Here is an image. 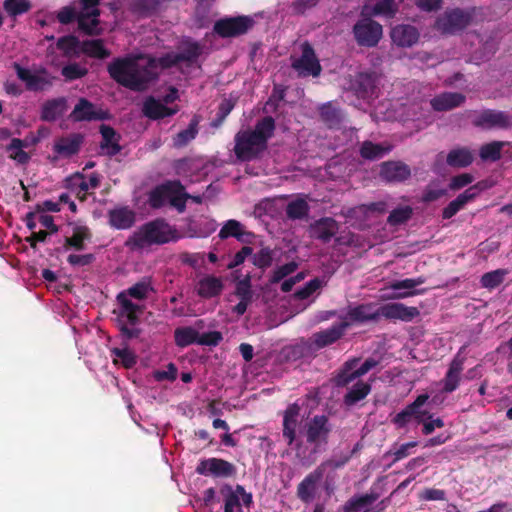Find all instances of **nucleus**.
<instances>
[{
    "label": "nucleus",
    "instance_id": "f257e3e1",
    "mask_svg": "<svg viewBox=\"0 0 512 512\" xmlns=\"http://www.w3.org/2000/svg\"><path fill=\"white\" fill-rule=\"evenodd\" d=\"M159 58L146 54L116 58L107 66L110 77L132 91H144L159 77Z\"/></svg>",
    "mask_w": 512,
    "mask_h": 512
},
{
    "label": "nucleus",
    "instance_id": "f03ea898",
    "mask_svg": "<svg viewBox=\"0 0 512 512\" xmlns=\"http://www.w3.org/2000/svg\"><path fill=\"white\" fill-rule=\"evenodd\" d=\"M275 121L266 116L257 122L253 130L240 131L235 136L234 152L238 159L250 161L267 149L268 140L273 136Z\"/></svg>",
    "mask_w": 512,
    "mask_h": 512
},
{
    "label": "nucleus",
    "instance_id": "7ed1b4c3",
    "mask_svg": "<svg viewBox=\"0 0 512 512\" xmlns=\"http://www.w3.org/2000/svg\"><path fill=\"white\" fill-rule=\"evenodd\" d=\"M419 315L416 307H408L403 303H388L378 309H374L371 303L361 304L356 307L350 308L345 316H339L343 321L346 318L350 325L355 322L376 321L380 316L387 319H399L402 321H411Z\"/></svg>",
    "mask_w": 512,
    "mask_h": 512
},
{
    "label": "nucleus",
    "instance_id": "20e7f679",
    "mask_svg": "<svg viewBox=\"0 0 512 512\" xmlns=\"http://www.w3.org/2000/svg\"><path fill=\"white\" fill-rule=\"evenodd\" d=\"M177 238V231L163 219L150 221L139 227L125 242L131 250L151 245H162Z\"/></svg>",
    "mask_w": 512,
    "mask_h": 512
},
{
    "label": "nucleus",
    "instance_id": "39448f33",
    "mask_svg": "<svg viewBox=\"0 0 512 512\" xmlns=\"http://www.w3.org/2000/svg\"><path fill=\"white\" fill-rule=\"evenodd\" d=\"M204 46L193 40L182 41L178 52H170L159 57L161 69L171 68L181 62L194 64L203 53Z\"/></svg>",
    "mask_w": 512,
    "mask_h": 512
},
{
    "label": "nucleus",
    "instance_id": "423d86ee",
    "mask_svg": "<svg viewBox=\"0 0 512 512\" xmlns=\"http://www.w3.org/2000/svg\"><path fill=\"white\" fill-rule=\"evenodd\" d=\"M471 122L482 130H508L512 128V115L506 111L485 109L475 111Z\"/></svg>",
    "mask_w": 512,
    "mask_h": 512
},
{
    "label": "nucleus",
    "instance_id": "0eeeda50",
    "mask_svg": "<svg viewBox=\"0 0 512 512\" xmlns=\"http://www.w3.org/2000/svg\"><path fill=\"white\" fill-rule=\"evenodd\" d=\"M356 43L362 47H375L383 36L382 25L370 17L359 19L353 26Z\"/></svg>",
    "mask_w": 512,
    "mask_h": 512
},
{
    "label": "nucleus",
    "instance_id": "6e6552de",
    "mask_svg": "<svg viewBox=\"0 0 512 512\" xmlns=\"http://www.w3.org/2000/svg\"><path fill=\"white\" fill-rule=\"evenodd\" d=\"M100 0H79L80 8L77 14L78 28L89 35H99Z\"/></svg>",
    "mask_w": 512,
    "mask_h": 512
},
{
    "label": "nucleus",
    "instance_id": "1a4fd4ad",
    "mask_svg": "<svg viewBox=\"0 0 512 512\" xmlns=\"http://www.w3.org/2000/svg\"><path fill=\"white\" fill-rule=\"evenodd\" d=\"M254 23L249 16L227 17L216 21L213 31L222 38L237 37L247 33Z\"/></svg>",
    "mask_w": 512,
    "mask_h": 512
},
{
    "label": "nucleus",
    "instance_id": "9d476101",
    "mask_svg": "<svg viewBox=\"0 0 512 512\" xmlns=\"http://www.w3.org/2000/svg\"><path fill=\"white\" fill-rule=\"evenodd\" d=\"M472 17L471 12L456 8L440 16L435 26L444 34H454L465 29L471 23Z\"/></svg>",
    "mask_w": 512,
    "mask_h": 512
},
{
    "label": "nucleus",
    "instance_id": "9b49d317",
    "mask_svg": "<svg viewBox=\"0 0 512 512\" xmlns=\"http://www.w3.org/2000/svg\"><path fill=\"white\" fill-rule=\"evenodd\" d=\"M301 48L302 54L298 59H295L292 62V67L298 72L300 76H319L321 72V66L313 48L307 42L302 44Z\"/></svg>",
    "mask_w": 512,
    "mask_h": 512
},
{
    "label": "nucleus",
    "instance_id": "f8f14e48",
    "mask_svg": "<svg viewBox=\"0 0 512 512\" xmlns=\"http://www.w3.org/2000/svg\"><path fill=\"white\" fill-rule=\"evenodd\" d=\"M330 432L331 426L324 415H316L306 423L307 442L314 444L315 448L327 443Z\"/></svg>",
    "mask_w": 512,
    "mask_h": 512
},
{
    "label": "nucleus",
    "instance_id": "ddd939ff",
    "mask_svg": "<svg viewBox=\"0 0 512 512\" xmlns=\"http://www.w3.org/2000/svg\"><path fill=\"white\" fill-rule=\"evenodd\" d=\"M196 472L200 475H212L214 477H230L236 473L235 466L223 459L209 458L200 461L196 467Z\"/></svg>",
    "mask_w": 512,
    "mask_h": 512
},
{
    "label": "nucleus",
    "instance_id": "4468645a",
    "mask_svg": "<svg viewBox=\"0 0 512 512\" xmlns=\"http://www.w3.org/2000/svg\"><path fill=\"white\" fill-rule=\"evenodd\" d=\"M338 230V222L331 217L320 218L308 227L309 236L323 243H328L337 234Z\"/></svg>",
    "mask_w": 512,
    "mask_h": 512
},
{
    "label": "nucleus",
    "instance_id": "2eb2a0df",
    "mask_svg": "<svg viewBox=\"0 0 512 512\" xmlns=\"http://www.w3.org/2000/svg\"><path fill=\"white\" fill-rule=\"evenodd\" d=\"M326 462L308 474L298 485L297 495L304 502H312L315 498L317 485L324 475Z\"/></svg>",
    "mask_w": 512,
    "mask_h": 512
},
{
    "label": "nucleus",
    "instance_id": "dca6fc26",
    "mask_svg": "<svg viewBox=\"0 0 512 512\" xmlns=\"http://www.w3.org/2000/svg\"><path fill=\"white\" fill-rule=\"evenodd\" d=\"M410 176V167L401 161H387L381 164L380 177L387 182H403Z\"/></svg>",
    "mask_w": 512,
    "mask_h": 512
},
{
    "label": "nucleus",
    "instance_id": "f3484780",
    "mask_svg": "<svg viewBox=\"0 0 512 512\" xmlns=\"http://www.w3.org/2000/svg\"><path fill=\"white\" fill-rule=\"evenodd\" d=\"M392 42L398 47H412L419 40V31L409 24H399L392 28L390 33Z\"/></svg>",
    "mask_w": 512,
    "mask_h": 512
},
{
    "label": "nucleus",
    "instance_id": "a211bd4d",
    "mask_svg": "<svg viewBox=\"0 0 512 512\" xmlns=\"http://www.w3.org/2000/svg\"><path fill=\"white\" fill-rule=\"evenodd\" d=\"M350 326V322L343 318V321L329 329L313 334L312 339L317 348H323L335 343L345 333L346 329Z\"/></svg>",
    "mask_w": 512,
    "mask_h": 512
},
{
    "label": "nucleus",
    "instance_id": "6ab92c4d",
    "mask_svg": "<svg viewBox=\"0 0 512 512\" xmlns=\"http://www.w3.org/2000/svg\"><path fill=\"white\" fill-rule=\"evenodd\" d=\"M17 77L23 81L30 91H41L51 85V81L45 77L34 74L29 69L22 67L19 63H13Z\"/></svg>",
    "mask_w": 512,
    "mask_h": 512
},
{
    "label": "nucleus",
    "instance_id": "aec40b11",
    "mask_svg": "<svg viewBox=\"0 0 512 512\" xmlns=\"http://www.w3.org/2000/svg\"><path fill=\"white\" fill-rule=\"evenodd\" d=\"M381 79V74L376 71L360 72L356 76V90L362 97L373 96Z\"/></svg>",
    "mask_w": 512,
    "mask_h": 512
},
{
    "label": "nucleus",
    "instance_id": "412c9836",
    "mask_svg": "<svg viewBox=\"0 0 512 512\" xmlns=\"http://www.w3.org/2000/svg\"><path fill=\"white\" fill-rule=\"evenodd\" d=\"M179 181H168L153 189L149 195V204L153 208H160L170 202L171 194L179 189Z\"/></svg>",
    "mask_w": 512,
    "mask_h": 512
},
{
    "label": "nucleus",
    "instance_id": "4be33fe9",
    "mask_svg": "<svg viewBox=\"0 0 512 512\" xmlns=\"http://www.w3.org/2000/svg\"><path fill=\"white\" fill-rule=\"evenodd\" d=\"M108 219L111 227L125 230L135 223V213L128 207H118L108 212Z\"/></svg>",
    "mask_w": 512,
    "mask_h": 512
},
{
    "label": "nucleus",
    "instance_id": "5701e85b",
    "mask_svg": "<svg viewBox=\"0 0 512 512\" xmlns=\"http://www.w3.org/2000/svg\"><path fill=\"white\" fill-rule=\"evenodd\" d=\"M70 187L76 191L77 197L83 201L86 199V193L90 189H95L100 185V177L93 173L88 180H85L83 174L76 173L69 179Z\"/></svg>",
    "mask_w": 512,
    "mask_h": 512
},
{
    "label": "nucleus",
    "instance_id": "b1692460",
    "mask_svg": "<svg viewBox=\"0 0 512 512\" xmlns=\"http://www.w3.org/2000/svg\"><path fill=\"white\" fill-rule=\"evenodd\" d=\"M466 97L458 92H444L433 99L430 104L435 111H447L459 107L465 102Z\"/></svg>",
    "mask_w": 512,
    "mask_h": 512
},
{
    "label": "nucleus",
    "instance_id": "393cba45",
    "mask_svg": "<svg viewBox=\"0 0 512 512\" xmlns=\"http://www.w3.org/2000/svg\"><path fill=\"white\" fill-rule=\"evenodd\" d=\"M479 193L478 186H471L463 193L459 194L456 199L451 201L447 207L443 209L442 217L444 219L452 218L459 210H461L469 201L473 200Z\"/></svg>",
    "mask_w": 512,
    "mask_h": 512
},
{
    "label": "nucleus",
    "instance_id": "a878e982",
    "mask_svg": "<svg viewBox=\"0 0 512 512\" xmlns=\"http://www.w3.org/2000/svg\"><path fill=\"white\" fill-rule=\"evenodd\" d=\"M299 413L300 407L296 403L290 405L284 413L283 436L287 439L288 445H291L295 440Z\"/></svg>",
    "mask_w": 512,
    "mask_h": 512
},
{
    "label": "nucleus",
    "instance_id": "bb28decb",
    "mask_svg": "<svg viewBox=\"0 0 512 512\" xmlns=\"http://www.w3.org/2000/svg\"><path fill=\"white\" fill-rule=\"evenodd\" d=\"M71 116L76 121H91L103 118L102 113L97 111L95 106L85 98L78 101Z\"/></svg>",
    "mask_w": 512,
    "mask_h": 512
},
{
    "label": "nucleus",
    "instance_id": "cd10ccee",
    "mask_svg": "<svg viewBox=\"0 0 512 512\" xmlns=\"http://www.w3.org/2000/svg\"><path fill=\"white\" fill-rule=\"evenodd\" d=\"M221 278L215 276H205L197 284V293L203 298H212L218 296L223 290Z\"/></svg>",
    "mask_w": 512,
    "mask_h": 512
},
{
    "label": "nucleus",
    "instance_id": "c85d7f7f",
    "mask_svg": "<svg viewBox=\"0 0 512 512\" xmlns=\"http://www.w3.org/2000/svg\"><path fill=\"white\" fill-rule=\"evenodd\" d=\"M251 503V493H247L242 486L237 485L236 489L230 491L226 497L224 512H232L234 508L241 507L242 505L248 508Z\"/></svg>",
    "mask_w": 512,
    "mask_h": 512
},
{
    "label": "nucleus",
    "instance_id": "c756f323",
    "mask_svg": "<svg viewBox=\"0 0 512 512\" xmlns=\"http://www.w3.org/2000/svg\"><path fill=\"white\" fill-rule=\"evenodd\" d=\"M83 142V136L80 134H72L68 137L59 139L55 145L54 150L62 156H72L76 154Z\"/></svg>",
    "mask_w": 512,
    "mask_h": 512
},
{
    "label": "nucleus",
    "instance_id": "7c9ffc66",
    "mask_svg": "<svg viewBox=\"0 0 512 512\" xmlns=\"http://www.w3.org/2000/svg\"><path fill=\"white\" fill-rule=\"evenodd\" d=\"M117 300L122 307L119 319H126L130 325L134 326L138 322V313L142 311L138 304L133 303L125 292L117 296Z\"/></svg>",
    "mask_w": 512,
    "mask_h": 512
},
{
    "label": "nucleus",
    "instance_id": "2f4dec72",
    "mask_svg": "<svg viewBox=\"0 0 512 512\" xmlns=\"http://www.w3.org/2000/svg\"><path fill=\"white\" fill-rule=\"evenodd\" d=\"M143 113L146 117L151 119H160L166 116H171L175 110L166 107L154 97H148L143 104Z\"/></svg>",
    "mask_w": 512,
    "mask_h": 512
},
{
    "label": "nucleus",
    "instance_id": "473e14b6",
    "mask_svg": "<svg viewBox=\"0 0 512 512\" xmlns=\"http://www.w3.org/2000/svg\"><path fill=\"white\" fill-rule=\"evenodd\" d=\"M372 16H385L393 18L399 10V3L395 0H378L373 5L365 6Z\"/></svg>",
    "mask_w": 512,
    "mask_h": 512
},
{
    "label": "nucleus",
    "instance_id": "72a5a7b5",
    "mask_svg": "<svg viewBox=\"0 0 512 512\" xmlns=\"http://www.w3.org/2000/svg\"><path fill=\"white\" fill-rule=\"evenodd\" d=\"M219 238L224 240L229 237H235L238 241L245 242L250 233L244 230V226L237 220L231 219L224 223L218 234Z\"/></svg>",
    "mask_w": 512,
    "mask_h": 512
},
{
    "label": "nucleus",
    "instance_id": "f704fd0d",
    "mask_svg": "<svg viewBox=\"0 0 512 512\" xmlns=\"http://www.w3.org/2000/svg\"><path fill=\"white\" fill-rule=\"evenodd\" d=\"M358 364L359 358H353L345 362L343 368L335 378V384L337 386L344 387L353 382L355 379L361 377L362 375H358Z\"/></svg>",
    "mask_w": 512,
    "mask_h": 512
},
{
    "label": "nucleus",
    "instance_id": "c9c22d12",
    "mask_svg": "<svg viewBox=\"0 0 512 512\" xmlns=\"http://www.w3.org/2000/svg\"><path fill=\"white\" fill-rule=\"evenodd\" d=\"M446 162L451 167H467L473 162V154L466 147L452 149L447 155Z\"/></svg>",
    "mask_w": 512,
    "mask_h": 512
},
{
    "label": "nucleus",
    "instance_id": "e433bc0d",
    "mask_svg": "<svg viewBox=\"0 0 512 512\" xmlns=\"http://www.w3.org/2000/svg\"><path fill=\"white\" fill-rule=\"evenodd\" d=\"M163 0H132L130 9L140 17H148L156 13Z\"/></svg>",
    "mask_w": 512,
    "mask_h": 512
},
{
    "label": "nucleus",
    "instance_id": "4c0bfd02",
    "mask_svg": "<svg viewBox=\"0 0 512 512\" xmlns=\"http://www.w3.org/2000/svg\"><path fill=\"white\" fill-rule=\"evenodd\" d=\"M428 398L429 396L427 394H421L414 400V402L407 405L410 415L419 424L432 418V414L427 409L423 408Z\"/></svg>",
    "mask_w": 512,
    "mask_h": 512
},
{
    "label": "nucleus",
    "instance_id": "58836bf2",
    "mask_svg": "<svg viewBox=\"0 0 512 512\" xmlns=\"http://www.w3.org/2000/svg\"><path fill=\"white\" fill-rule=\"evenodd\" d=\"M462 370L463 361L459 358H454L445 377L444 391L452 392L457 388Z\"/></svg>",
    "mask_w": 512,
    "mask_h": 512
},
{
    "label": "nucleus",
    "instance_id": "ea45409f",
    "mask_svg": "<svg viewBox=\"0 0 512 512\" xmlns=\"http://www.w3.org/2000/svg\"><path fill=\"white\" fill-rule=\"evenodd\" d=\"M82 51L90 57L97 59H105L110 56V51L104 47L101 39L86 40L81 44Z\"/></svg>",
    "mask_w": 512,
    "mask_h": 512
},
{
    "label": "nucleus",
    "instance_id": "a19ab883",
    "mask_svg": "<svg viewBox=\"0 0 512 512\" xmlns=\"http://www.w3.org/2000/svg\"><path fill=\"white\" fill-rule=\"evenodd\" d=\"M310 207L306 200L298 198L289 202L286 206V215L291 220H302L307 218Z\"/></svg>",
    "mask_w": 512,
    "mask_h": 512
},
{
    "label": "nucleus",
    "instance_id": "79ce46f5",
    "mask_svg": "<svg viewBox=\"0 0 512 512\" xmlns=\"http://www.w3.org/2000/svg\"><path fill=\"white\" fill-rule=\"evenodd\" d=\"M64 107V99L47 101L43 106L41 118L45 121H54L63 114Z\"/></svg>",
    "mask_w": 512,
    "mask_h": 512
},
{
    "label": "nucleus",
    "instance_id": "37998d69",
    "mask_svg": "<svg viewBox=\"0 0 512 512\" xmlns=\"http://www.w3.org/2000/svg\"><path fill=\"white\" fill-rule=\"evenodd\" d=\"M505 144L506 143L502 141H492L482 145L479 150L480 158L483 161H498L501 158V151Z\"/></svg>",
    "mask_w": 512,
    "mask_h": 512
},
{
    "label": "nucleus",
    "instance_id": "c03bdc74",
    "mask_svg": "<svg viewBox=\"0 0 512 512\" xmlns=\"http://www.w3.org/2000/svg\"><path fill=\"white\" fill-rule=\"evenodd\" d=\"M376 500L374 495L365 494L351 498L345 505V512H368L369 506Z\"/></svg>",
    "mask_w": 512,
    "mask_h": 512
},
{
    "label": "nucleus",
    "instance_id": "a18cd8bd",
    "mask_svg": "<svg viewBox=\"0 0 512 512\" xmlns=\"http://www.w3.org/2000/svg\"><path fill=\"white\" fill-rule=\"evenodd\" d=\"M371 387L368 383L357 382L344 396V403L348 406L356 404L364 399L370 392Z\"/></svg>",
    "mask_w": 512,
    "mask_h": 512
},
{
    "label": "nucleus",
    "instance_id": "49530a36",
    "mask_svg": "<svg viewBox=\"0 0 512 512\" xmlns=\"http://www.w3.org/2000/svg\"><path fill=\"white\" fill-rule=\"evenodd\" d=\"M91 238V233L86 226H75L73 228L72 237L66 238V245L75 248L76 250L84 249V241Z\"/></svg>",
    "mask_w": 512,
    "mask_h": 512
},
{
    "label": "nucleus",
    "instance_id": "de8ad7c7",
    "mask_svg": "<svg viewBox=\"0 0 512 512\" xmlns=\"http://www.w3.org/2000/svg\"><path fill=\"white\" fill-rule=\"evenodd\" d=\"M175 343L179 347L198 344V332L192 327L177 328L174 333Z\"/></svg>",
    "mask_w": 512,
    "mask_h": 512
},
{
    "label": "nucleus",
    "instance_id": "09e8293b",
    "mask_svg": "<svg viewBox=\"0 0 512 512\" xmlns=\"http://www.w3.org/2000/svg\"><path fill=\"white\" fill-rule=\"evenodd\" d=\"M389 150V147L365 141L361 145L360 154L365 159L376 160L382 158Z\"/></svg>",
    "mask_w": 512,
    "mask_h": 512
},
{
    "label": "nucleus",
    "instance_id": "8fccbe9b",
    "mask_svg": "<svg viewBox=\"0 0 512 512\" xmlns=\"http://www.w3.org/2000/svg\"><path fill=\"white\" fill-rule=\"evenodd\" d=\"M197 126H198V120L196 118H193L189 124V126L178 132L176 136L174 137V146L175 147H183L188 142L193 140L197 135Z\"/></svg>",
    "mask_w": 512,
    "mask_h": 512
},
{
    "label": "nucleus",
    "instance_id": "3c124183",
    "mask_svg": "<svg viewBox=\"0 0 512 512\" xmlns=\"http://www.w3.org/2000/svg\"><path fill=\"white\" fill-rule=\"evenodd\" d=\"M322 120L330 127L338 125L342 120V113L331 103L323 104L320 108Z\"/></svg>",
    "mask_w": 512,
    "mask_h": 512
},
{
    "label": "nucleus",
    "instance_id": "603ef678",
    "mask_svg": "<svg viewBox=\"0 0 512 512\" xmlns=\"http://www.w3.org/2000/svg\"><path fill=\"white\" fill-rule=\"evenodd\" d=\"M3 8L11 17L15 18L28 12L31 9V3L29 0H5Z\"/></svg>",
    "mask_w": 512,
    "mask_h": 512
},
{
    "label": "nucleus",
    "instance_id": "864d4df0",
    "mask_svg": "<svg viewBox=\"0 0 512 512\" xmlns=\"http://www.w3.org/2000/svg\"><path fill=\"white\" fill-rule=\"evenodd\" d=\"M24 146L25 144L21 139L14 138L7 147V150L11 152L10 157L19 164H26L30 159L28 153L22 149Z\"/></svg>",
    "mask_w": 512,
    "mask_h": 512
},
{
    "label": "nucleus",
    "instance_id": "5fc2aeb1",
    "mask_svg": "<svg viewBox=\"0 0 512 512\" xmlns=\"http://www.w3.org/2000/svg\"><path fill=\"white\" fill-rule=\"evenodd\" d=\"M507 271L504 269H497L488 273H485L481 277V285L484 288L493 289L499 286L505 278Z\"/></svg>",
    "mask_w": 512,
    "mask_h": 512
},
{
    "label": "nucleus",
    "instance_id": "6e6d98bb",
    "mask_svg": "<svg viewBox=\"0 0 512 512\" xmlns=\"http://www.w3.org/2000/svg\"><path fill=\"white\" fill-rule=\"evenodd\" d=\"M412 216V208L404 206L394 209L388 216L387 222L392 226H397L408 221Z\"/></svg>",
    "mask_w": 512,
    "mask_h": 512
},
{
    "label": "nucleus",
    "instance_id": "4d7b16f0",
    "mask_svg": "<svg viewBox=\"0 0 512 512\" xmlns=\"http://www.w3.org/2000/svg\"><path fill=\"white\" fill-rule=\"evenodd\" d=\"M235 295L240 300L252 301L253 291L251 290V281L249 275H246L243 279L237 281L235 287Z\"/></svg>",
    "mask_w": 512,
    "mask_h": 512
},
{
    "label": "nucleus",
    "instance_id": "13d9d810",
    "mask_svg": "<svg viewBox=\"0 0 512 512\" xmlns=\"http://www.w3.org/2000/svg\"><path fill=\"white\" fill-rule=\"evenodd\" d=\"M175 191L171 194L169 204L176 208L178 212L182 213L186 209V200L189 197V194L185 192L184 186L180 183L179 189H174Z\"/></svg>",
    "mask_w": 512,
    "mask_h": 512
},
{
    "label": "nucleus",
    "instance_id": "bf43d9fd",
    "mask_svg": "<svg viewBox=\"0 0 512 512\" xmlns=\"http://www.w3.org/2000/svg\"><path fill=\"white\" fill-rule=\"evenodd\" d=\"M150 290H152L150 283L143 280L137 282L124 292L127 294L128 297L142 300L147 297V294Z\"/></svg>",
    "mask_w": 512,
    "mask_h": 512
},
{
    "label": "nucleus",
    "instance_id": "052dcab7",
    "mask_svg": "<svg viewBox=\"0 0 512 512\" xmlns=\"http://www.w3.org/2000/svg\"><path fill=\"white\" fill-rule=\"evenodd\" d=\"M79 40L75 36H65L57 41L58 49L62 50L65 55H73L77 52L79 47Z\"/></svg>",
    "mask_w": 512,
    "mask_h": 512
},
{
    "label": "nucleus",
    "instance_id": "680f3d73",
    "mask_svg": "<svg viewBox=\"0 0 512 512\" xmlns=\"http://www.w3.org/2000/svg\"><path fill=\"white\" fill-rule=\"evenodd\" d=\"M62 75L68 80L81 78L87 74V69L78 63H72L62 68Z\"/></svg>",
    "mask_w": 512,
    "mask_h": 512
},
{
    "label": "nucleus",
    "instance_id": "e2e57ef3",
    "mask_svg": "<svg viewBox=\"0 0 512 512\" xmlns=\"http://www.w3.org/2000/svg\"><path fill=\"white\" fill-rule=\"evenodd\" d=\"M298 265L296 262H289L287 264H284L280 267H278L274 272L270 279L271 283H278L288 275L292 274L296 269Z\"/></svg>",
    "mask_w": 512,
    "mask_h": 512
},
{
    "label": "nucleus",
    "instance_id": "0e129e2a",
    "mask_svg": "<svg viewBox=\"0 0 512 512\" xmlns=\"http://www.w3.org/2000/svg\"><path fill=\"white\" fill-rule=\"evenodd\" d=\"M320 287L321 281L318 278L312 279L308 283H306L304 287L297 290L294 296L301 300L306 299Z\"/></svg>",
    "mask_w": 512,
    "mask_h": 512
},
{
    "label": "nucleus",
    "instance_id": "69168bd1",
    "mask_svg": "<svg viewBox=\"0 0 512 512\" xmlns=\"http://www.w3.org/2000/svg\"><path fill=\"white\" fill-rule=\"evenodd\" d=\"M253 263L260 267H268L272 263V251L269 248H262L253 256Z\"/></svg>",
    "mask_w": 512,
    "mask_h": 512
},
{
    "label": "nucleus",
    "instance_id": "338daca9",
    "mask_svg": "<svg viewBox=\"0 0 512 512\" xmlns=\"http://www.w3.org/2000/svg\"><path fill=\"white\" fill-rule=\"evenodd\" d=\"M112 354L119 358L122 362V364L126 368L132 367L136 363V357L135 355L128 349H120V348H114L112 350Z\"/></svg>",
    "mask_w": 512,
    "mask_h": 512
},
{
    "label": "nucleus",
    "instance_id": "774afa93",
    "mask_svg": "<svg viewBox=\"0 0 512 512\" xmlns=\"http://www.w3.org/2000/svg\"><path fill=\"white\" fill-rule=\"evenodd\" d=\"M100 133L102 135V141L100 143L101 150L105 149L110 143L117 142L119 140V136L116 134L115 130L107 125H101Z\"/></svg>",
    "mask_w": 512,
    "mask_h": 512
}]
</instances>
